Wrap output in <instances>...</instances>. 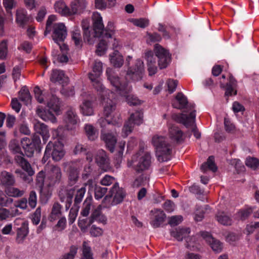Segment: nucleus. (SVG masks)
<instances>
[{
  "label": "nucleus",
  "instance_id": "19",
  "mask_svg": "<svg viewBox=\"0 0 259 259\" xmlns=\"http://www.w3.org/2000/svg\"><path fill=\"white\" fill-rule=\"evenodd\" d=\"M220 82L221 87L226 89L225 94L226 96L236 95L237 81L232 75L229 74L227 79L226 76L223 75Z\"/></svg>",
  "mask_w": 259,
  "mask_h": 259
},
{
  "label": "nucleus",
  "instance_id": "40",
  "mask_svg": "<svg viewBox=\"0 0 259 259\" xmlns=\"http://www.w3.org/2000/svg\"><path fill=\"white\" fill-rule=\"evenodd\" d=\"M84 131L88 139L91 141H94L98 137L97 130L91 124H86L84 125Z\"/></svg>",
  "mask_w": 259,
  "mask_h": 259
},
{
  "label": "nucleus",
  "instance_id": "10",
  "mask_svg": "<svg viewBox=\"0 0 259 259\" xmlns=\"http://www.w3.org/2000/svg\"><path fill=\"white\" fill-rule=\"evenodd\" d=\"M110 195H107L103 200L105 206L109 207L110 205H115L120 203L125 196V193L117 184H115L110 191Z\"/></svg>",
  "mask_w": 259,
  "mask_h": 259
},
{
  "label": "nucleus",
  "instance_id": "22",
  "mask_svg": "<svg viewBox=\"0 0 259 259\" xmlns=\"http://www.w3.org/2000/svg\"><path fill=\"white\" fill-rule=\"evenodd\" d=\"M49 183L46 185L49 187L53 186L56 183H59L62 177V172L59 167L52 165L50 171L47 173Z\"/></svg>",
  "mask_w": 259,
  "mask_h": 259
},
{
  "label": "nucleus",
  "instance_id": "9",
  "mask_svg": "<svg viewBox=\"0 0 259 259\" xmlns=\"http://www.w3.org/2000/svg\"><path fill=\"white\" fill-rule=\"evenodd\" d=\"M172 106L177 109H185L183 113L180 114H176L173 116L174 118L178 122L179 116L186 114L189 116L191 108L195 110L194 106L193 104H189L186 97L182 93H179L176 95L175 99L172 101Z\"/></svg>",
  "mask_w": 259,
  "mask_h": 259
},
{
  "label": "nucleus",
  "instance_id": "53",
  "mask_svg": "<svg viewBox=\"0 0 259 259\" xmlns=\"http://www.w3.org/2000/svg\"><path fill=\"white\" fill-rule=\"evenodd\" d=\"M104 38L103 37V39L100 40L97 46L96 53L99 56L103 55L107 49V42Z\"/></svg>",
  "mask_w": 259,
  "mask_h": 259
},
{
  "label": "nucleus",
  "instance_id": "33",
  "mask_svg": "<svg viewBox=\"0 0 259 259\" xmlns=\"http://www.w3.org/2000/svg\"><path fill=\"white\" fill-rule=\"evenodd\" d=\"M29 17L27 15L26 11L23 9H19L16 12V22L22 28L25 27L29 21Z\"/></svg>",
  "mask_w": 259,
  "mask_h": 259
},
{
  "label": "nucleus",
  "instance_id": "60",
  "mask_svg": "<svg viewBox=\"0 0 259 259\" xmlns=\"http://www.w3.org/2000/svg\"><path fill=\"white\" fill-rule=\"evenodd\" d=\"M107 189L104 187L96 186L95 189V197L96 199L101 198L106 193Z\"/></svg>",
  "mask_w": 259,
  "mask_h": 259
},
{
  "label": "nucleus",
  "instance_id": "16",
  "mask_svg": "<svg viewBox=\"0 0 259 259\" xmlns=\"http://www.w3.org/2000/svg\"><path fill=\"white\" fill-rule=\"evenodd\" d=\"M154 52L158 58V64L160 69L166 68L171 61L170 55L168 51L159 45L156 44L154 47Z\"/></svg>",
  "mask_w": 259,
  "mask_h": 259
},
{
  "label": "nucleus",
  "instance_id": "13",
  "mask_svg": "<svg viewBox=\"0 0 259 259\" xmlns=\"http://www.w3.org/2000/svg\"><path fill=\"white\" fill-rule=\"evenodd\" d=\"M102 73V63L99 60H96L93 66L92 72L89 74V77L97 91L104 89L100 78Z\"/></svg>",
  "mask_w": 259,
  "mask_h": 259
},
{
  "label": "nucleus",
  "instance_id": "15",
  "mask_svg": "<svg viewBox=\"0 0 259 259\" xmlns=\"http://www.w3.org/2000/svg\"><path fill=\"white\" fill-rule=\"evenodd\" d=\"M144 71L143 62L140 59H137L133 66L128 67L126 77L134 81H137L142 78Z\"/></svg>",
  "mask_w": 259,
  "mask_h": 259
},
{
  "label": "nucleus",
  "instance_id": "41",
  "mask_svg": "<svg viewBox=\"0 0 259 259\" xmlns=\"http://www.w3.org/2000/svg\"><path fill=\"white\" fill-rule=\"evenodd\" d=\"M208 169L213 172H215L217 170V167L214 163V158L213 156L209 157L207 162L204 163L201 166V170L204 172Z\"/></svg>",
  "mask_w": 259,
  "mask_h": 259
},
{
  "label": "nucleus",
  "instance_id": "36",
  "mask_svg": "<svg viewBox=\"0 0 259 259\" xmlns=\"http://www.w3.org/2000/svg\"><path fill=\"white\" fill-rule=\"evenodd\" d=\"M190 233V231L189 228H177L172 230L170 232V234L171 236L174 237L177 240L181 241L183 238L186 237V236H188Z\"/></svg>",
  "mask_w": 259,
  "mask_h": 259
},
{
  "label": "nucleus",
  "instance_id": "37",
  "mask_svg": "<svg viewBox=\"0 0 259 259\" xmlns=\"http://www.w3.org/2000/svg\"><path fill=\"white\" fill-rule=\"evenodd\" d=\"M3 3L7 12L6 21L12 22L13 18L12 10L16 5L15 0H3Z\"/></svg>",
  "mask_w": 259,
  "mask_h": 259
},
{
  "label": "nucleus",
  "instance_id": "2",
  "mask_svg": "<svg viewBox=\"0 0 259 259\" xmlns=\"http://www.w3.org/2000/svg\"><path fill=\"white\" fill-rule=\"evenodd\" d=\"M106 73L108 79L111 84L115 87L117 93L125 97L128 104L136 105L141 103L140 100L131 94V86L129 85L127 83H121L119 78L114 74L111 68H107Z\"/></svg>",
  "mask_w": 259,
  "mask_h": 259
},
{
  "label": "nucleus",
  "instance_id": "52",
  "mask_svg": "<svg viewBox=\"0 0 259 259\" xmlns=\"http://www.w3.org/2000/svg\"><path fill=\"white\" fill-rule=\"evenodd\" d=\"M77 247L76 246H71L69 252L62 255L60 259H73L77 251Z\"/></svg>",
  "mask_w": 259,
  "mask_h": 259
},
{
  "label": "nucleus",
  "instance_id": "34",
  "mask_svg": "<svg viewBox=\"0 0 259 259\" xmlns=\"http://www.w3.org/2000/svg\"><path fill=\"white\" fill-rule=\"evenodd\" d=\"M55 11L63 16L69 17V7L63 0L57 1L54 5Z\"/></svg>",
  "mask_w": 259,
  "mask_h": 259
},
{
  "label": "nucleus",
  "instance_id": "62",
  "mask_svg": "<svg viewBox=\"0 0 259 259\" xmlns=\"http://www.w3.org/2000/svg\"><path fill=\"white\" fill-rule=\"evenodd\" d=\"M167 86V90L169 93H173L178 85V81L172 79H169L166 81V83Z\"/></svg>",
  "mask_w": 259,
  "mask_h": 259
},
{
  "label": "nucleus",
  "instance_id": "28",
  "mask_svg": "<svg viewBox=\"0 0 259 259\" xmlns=\"http://www.w3.org/2000/svg\"><path fill=\"white\" fill-rule=\"evenodd\" d=\"M96 162L99 167L104 170H107L110 168L109 160L107 157L106 152L103 150H99L95 158Z\"/></svg>",
  "mask_w": 259,
  "mask_h": 259
},
{
  "label": "nucleus",
  "instance_id": "31",
  "mask_svg": "<svg viewBox=\"0 0 259 259\" xmlns=\"http://www.w3.org/2000/svg\"><path fill=\"white\" fill-rule=\"evenodd\" d=\"M50 79L52 82H58L60 84H62L63 86L68 81V78L65 75L64 71L57 69L52 71Z\"/></svg>",
  "mask_w": 259,
  "mask_h": 259
},
{
  "label": "nucleus",
  "instance_id": "39",
  "mask_svg": "<svg viewBox=\"0 0 259 259\" xmlns=\"http://www.w3.org/2000/svg\"><path fill=\"white\" fill-rule=\"evenodd\" d=\"M0 181L2 184L5 186H12L15 183L14 176L6 171H3L1 172Z\"/></svg>",
  "mask_w": 259,
  "mask_h": 259
},
{
  "label": "nucleus",
  "instance_id": "58",
  "mask_svg": "<svg viewBox=\"0 0 259 259\" xmlns=\"http://www.w3.org/2000/svg\"><path fill=\"white\" fill-rule=\"evenodd\" d=\"M8 47L6 40H3L0 43V58L5 59L7 55Z\"/></svg>",
  "mask_w": 259,
  "mask_h": 259
},
{
  "label": "nucleus",
  "instance_id": "64",
  "mask_svg": "<svg viewBox=\"0 0 259 259\" xmlns=\"http://www.w3.org/2000/svg\"><path fill=\"white\" fill-rule=\"evenodd\" d=\"M37 202V197L36 193L32 191L29 194V197L28 198V204L29 206L33 208L35 207Z\"/></svg>",
  "mask_w": 259,
  "mask_h": 259
},
{
  "label": "nucleus",
  "instance_id": "4",
  "mask_svg": "<svg viewBox=\"0 0 259 259\" xmlns=\"http://www.w3.org/2000/svg\"><path fill=\"white\" fill-rule=\"evenodd\" d=\"M62 128V126H59L58 129L53 131V137L57 139L54 142H50L46 147V153L51 154L53 160L57 161L60 160L65 155L63 145L60 141L63 136Z\"/></svg>",
  "mask_w": 259,
  "mask_h": 259
},
{
  "label": "nucleus",
  "instance_id": "49",
  "mask_svg": "<svg viewBox=\"0 0 259 259\" xmlns=\"http://www.w3.org/2000/svg\"><path fill=\"white\" fill-rule=\"evenodd\" d=\"M5 192L7 195L10 197H19L22 196L24 192L15 187H7L5 190Z\"/></svg>",
  "mask_w": 259,
  "mask_h": 259
},
{
  "label": "nucleus",
  "instance_id": "54",
  "mask_svg": "<svg viewBox=\"0 0 259 259\" xmlns=\"http://www.w3.org/2000/svg\"><path fill=\"white\" fill-rule=\"evenodd\" d=\"M82 254L81 259H93L91 248L85 242L83 244Z\"/></svg>",
  "mask_w": 259,
  "mask_h": 259
},
{
  "label": "nucleus",
  "instance_id": "24",
  "mask_svg": "<svg viewBox=\"0 0 259 259\" xmlns=\"http://www.w3.org/2000/svg\"><path fill=\"white\" fill-rule=\"evenodd\" d=\"M87 2L85 0H73L69 7V17L80 14L85 9Z\"/></svg>",
  "mask_w": 259,
  "mask_h": 259
},
{
  "label": "nucleus",
  "instance_id": "3",
  "mask_svg": "<svg viewBox=\"0 0 259 259\" xmlns=\"http://www.w3.org/2000/svg\"><path fill=\"white\" fill-rule=\"evenodd\" d=\"M93 29L90 27V21L85 19L82 21V27L84 31V40L89 44L94 42V38L98 37L103 31L102 18L98 12L93 14Z\"/></svg>",
  "mask_w": 259,
  "mask_h": 259
},
{
  "label": "nucleus",
  "instance_id": "42",
  "mask_svg": "<svg viewBox=\"0 0 259 259\" xmlns=\"http://www.w3.org/2000/svg\"><path fill=\"white\" fill-rule=\"evenodd\" d=\"M47 183H49V180L48 179V177L45 179V172L41 170L39 171L36 176V185L39 187V188L42 190L44 188L46 187L49 188L50 187L46 185Z\"/></svg>",
  "mask_w": 259,
  "mask_h": 259
},
{
  "label": "nucleus",
  "instance_id": "29",
  "mask_svg": "<svg viewBox=\"0 0 259 259\" xmlns=\"http://www.w3.org/2000/svg\"><path fill=\"white\" fill-rule=\"evenodd\" d=\"M101 139L105 143L108 149L111 152H114L115 145L117 141L116 137L112 134L103 133V132L102 131Z\"/></svg>",
  "mask_w": 259,
  "mask_h": 259
},
{
  "label": "nucleus",
  "instance_id": "23",
  "mask_svg": "<svg viewBox=\"0 0 259 259\" xmlns=\"http://www.w3.org/2000/svg\"><path fill=\"white\" fill-rule=\"evenodd\" d=\"M150 224L153 228L160 227L165 221L166 218L164 212L159 209H154L151 211Z\"/></svg>",
  "mask_w": 259,
  "mask_h": 259
},
{
  "label": "nucleus",
  "instance_id": "7",
  "mask_svg": "<svg viewBox=\"0 0 259 259\" xmlns=\"http://www.w3.org/2000/svg\"><path fill=\"white\" fill-rule=\"evenodd\" d=\"M34 93L35 97L38 102L40 103H47L49 109L54 111L56 115L60 114L61 112V103L59 99L56 96L53 94L46 95V94L42 93L38 87L34 88Z\"/></svg>",
  "mask_w": 259,
  "mask_h": 259
},
{
  "label": "nucleus",
  "instance_id": "59",
  "mask_svg": "<svg viewBox=\"0 0 259 259\" xmlns=\"http://www.w3.org/2000/svg\"><path fill=\"white\" fill-rule=\"evenodd\" d=\"M91 206V200L90 199H86L83 204L82 209L81 211V215L84 217H87L89 214Z\"/></svg>",
  "mask_w": 259,
  "mask_h": 259
},
{
  "label": "nucleus",
  "instance_id": "50",
  "mask_svg": "<svg viewBox=\"0 0 259 259\" xmlns=\"http://www.w3.org/2000/svg\"><path fill=\"white\" fill-rule=\"evenodd\" d=\"M19 98L26 105L30 103L31 98L27 88H23L20 91Z\"/></svg>",
  "mask_w": 259,
  "mask_h": 259
},
{
  "label": "nucleus",
  "instance_id": "44",
  "mask_svg": "<svg viewBox=\"0 0 259 259\" xmlns=\"http://www.w3.org/2000/svg\"><path fill=\"white\" fill-rule=\"evenodd\" d=\"M253 209L251 207H246L240 209L235 215V219L244 220L247 219L252 212Z\"/></svg>",
  "mask_w": 259,
  "mask_h": 259
},
{
  "label": "nucleus",
  "instance_id": "6",
  "mask_svg": "<svg viewBox=\"0 0 259 259\" xmlns=\"http://www.w3.org/2000/svg\"><path fill=\"white\" fill-rule=\"evenodd\" d=\"M150 164V155L143 150H140L137 153L134 155L131 161L128 162V166L132 167L138 172L148 170Z\"/></svg>",
  "mask_w": 259,
  "mask_h": 259
},
{
  "label": "nucleus",
  "instance_id": "25",
  "mask_svg": "<svg viewBox=\"0 0 259 259\" xmlns=\"http://www.w3.org/2000/svg\"><path fill=\"white\" fill-rule=\"evenodd\" d=\"M85 191L86 189L85 187H82L80 188L75 187L73 189L69 190L67 192V196L66 198V201L70 205L71 203L73 195L76 192L75 202L76 203H80L84 196Z\"/></svg>",
  "mask_w": 259,
  "mask_h": 259
},
{
  "label": "nucleus",
  "instance_id": "48",
  "mask_svg": "<svg viewBox=\"0 0 259 259\" xmlns=\"http://www.w3.org/2000/svg\"><path fill=\"white\" fill-rule=\"evenodd\" d=\"M61 205L59 203H55L54 204L50 215L51 221H53L60 217L61 214Z\"/></svg>",
  "mask_w": 259,
  "mask_h": 259
},
{
  "label": "nucleus",
  "instance_id": "35",
  "mask_svg": "<svg viewBox=\"0 0 259 259\" xmlns=\"http://www.w3.org/2000/svg\"><path fill=\"white\" fill-rule=\"evenodd\" d=\"M109 60L111 64L115 67L119 68L123 64V56L117 50H115L109 55Z\"/></svg>",
  "mask_w": 259,
  "mask_h": 259
},
{
  "label": "nucleus",
  "instance_id": "57",
  "mask_svg": "<svg viewBox=\"0 0 259 259\" xmlns=\"http://www.w3.org/2000/svg\"><path fill=\"white\" fill-rule=\"evenodd\" d=\"M10 149L15 153H20L21 148L19 146L18 141L14 139L11 141L9 144Z\"/></svg>",
  "mask_w": 259,
  "mask_h": 259
},
{
  "label": "nucleus",
  "instance_id": "20",
  "mask_svg": "<svg viewBox=\"0 0 259 259\" xmlns=\"http://www.w3.org/2000/svg\"><path fill=\"white\" fill-rule=\"evenodd\" d=\"M53 40L58 44L59 42L64 41L67 36V29L63 23H54L52 26Z\"/></svg>",
  "mask_w": 259,
  "mask_h": 259
},
{
  "label": "nucleus",
  "instance_id": "8",
  "mask_svg": "<svg viewBox=\"0 0 259 259\" xmlns=\"http://www.w3.org/2000/svg\"><path fill=\"white\" fill-rule=\"evenodd\" d=\"M83 101L80 106V111L84 116H92L94 114V108L97 100L96 96L91 92H85L82 94Z\"/></svg>",
  "mask_w": 259,
  "mask_h": 259
},
{
  "label": "nucleus",
  "instance_id": "56",
  "mask_svg": "<svg viewBox=\"0 0 259 259\" xmlns=\"http://www.w3.org/2000/svg\"><path fill=\"white\" fill-rule=\"evenodd\" d=\"M13 202L12 198H8L3 191H0V205L8 206L9 204Z\"/></svg>",
  "mask_w": 259,
  "mask_h": 259
},
{
  "label": "nucleus",
  "instance_id": "55",
  "mask_svg": "<svg viewBox=\"0 0 259 259\" xmlns=\"http://www.w3.org/2000/svg\"><path fill=\"white\" fill-rule=\"evenodd\" d=\"M245 164L248 167L255 169L259 165V160L255 158L248 157L246 159Z\"/></svg>",
  "mask_w": 259,
  "mask_h": 259
},
{
  "label": "nucleus",
  "instance_id": "30",
  "mask_svg": "<svg viewBox=\"0 0 259 259\" xmlns=\"http://www.w3.org/2000/svg\"><path fill=\"white\" fill-rule=\"evenodd\" d=\"M145 59L147 61L148 70L149 75L155 74L157 72V67L155 65V58L154 57L153 53L151 51L145 53Z\"/></svg>",
  "mask_w": 259,
  "mask_h": 259
},
{
  "label": "nucleus",
  "instance_id": "11",
  "mask_svg": "<svg viewBox=\"0 0 259 259\" xmlns=\"http://www.w3.org/2000/svg\"><path fill=\"white\" fill-rule=\"evenodd\" d=\"M15 160L17 163L28 173V176H27L25 173L18 169L16 170V173L19 174L20 178L24 181L30 183L32 181L31 176L34 174V171L31 168L30 164L24 158L21 153H20V155L15 156Z\"/></svg>",
  "mask_w": 259,
  "mask_h": 259
},
{
  "label": "nucleus",
  "instance_id": "1",
  "mask_svg": "<svg viewBox=\"0 0 259 259\" xmlns=\"http://www.w3.org/2000/svg\"><path fill=\"white\" fill-rule=\"evenodd\" d=\"M101 95V102L103 106V114L107 118L106 121L108 123L115 125L121 122L119 118V114L116 107V100L114 97L113 92H109V91L104 90H99Z\"/></svg>",
  "mask_w": 259,
  "mask_h": 259
},
{
  "label": "nucleus",
  "instance_id": "18",
  "mask_svg": "<svg viewBox=\"0 0 259 259\" xmlns=\"http://www.w3.org/2000/svg\"><path fill=\"white\" fill-rule=\"evenodd\" d=\"M21 143L26 155L28 157H31L40 143V140L37 136H34L32 140L25 137L22 139Z\"/></svg>",
  "mask_w": 259,
  "mask_h": 259
},
{
  "label": "nucleus",
  "instance_id": "63",
  "mask_svg": "<svg viewBox=\"0 0 259 259\" xmlns=\"http://www.w3.org/2000/svg\"><path fill=\"white\" fill-rule=\"evenodd\" d=\"M133 24L138 27L145 28L149 24V21L146 19H136L133 20Z\"/></svg>",
  "mask_w": 259,
  "mask_h": 259
},
{
  "label": "nucleus",
  "instance_id": "38",
  "mask_svg": "<svg viewBox=\"0 0 259 259\" xmlns=\"http://www.w3.org/2000/svg\"><path fill=\"white\" fill-rule=\"evenodd\" d=\"M36 132L41 135L43 140L46 141L49 137V133L48 126L43 123L37 122L34 125Z\"/></svg>",
  "mask_w": 259,
  "mask_h": 259
},
{
  "label": "nucleus",
  "instance_id": "12",
  "mask_svg": "<svg viewBox=\"0 0 259 259\" xmlns=\"http://www.w3.org/2000/svg\"><path fill=\"white\" fill-rule=\"evenodd\" d=\"M142 122L143 113L141 111H138L132 114L122 128V137L126 138L132 132L135 125H139Z\"/></svg>",
  "mask_w": 259,
  "mask_h": 259
},
{
  "label": "nucleus",
  "instance_id": "47",
  "mask_svg": "<svg viewBox=\"0 0 259 259\" xmlns=\"http://www.w3.org/2000/svg\"><path fill=\"white\" fill-rule=\"evenodd\" d=\"M72 39L76 46L80 47L82 46V37L80 31L77 27H75L72 32Z\"/></svg>",
  "mask_w": 259,
  "mask_h": 259
},
{
  "label": "nucleus",
  "instance_id": "43",
  "mask_svg": "<svg viewBox=\"0 0 259 259\" xmlns=\"http://www.w3.org/2000/svg\"><path fill=\"white\" fill-rule=\"evenodd\" d=\"M114 33V26L112 22H109L105 29L103 28V31L98 36H102L103 38H111Z\"/></svg>",
  "mask_w": 259,
  "mask_h": 259
},
{
  "label": "nucleus",
  "instance_id": "17",
  "mask_svg": "<svg viewBox=\"0 0 259 259\" xmlns=\"http://www.w3.org/2000/svg\"><path fill=\"white\" fill-rule=\"evenodd\" d=\"M63 121L67 130H73L77 127L79 119L74 109L68 108L64 116Z\"/></svg>",
  "mask_w": 259,
  "mask_h": 259
},
{
  "label": "nucleus",
  "instance_id": "45",
  "mask_svg": "<svg viewBox=\"0 0 259 259\" xmlns=\"http://www.w3.org/2000/svg\"><path fill=\"white\" fill-rule=\"evenodd\" d=\"M217 221L223 225H231L232 220L226 215L224 211H218L216 214Z\"/></svg>",
  "mask_w": 259,
  "mask_h": 259
},
{
  "label": "nucleus",
  "instance_id": "27",
  "mask_svg": "<svg viewBox=\"0 0 259 259\" xmlns=\"http://www.w3.org/2000/svg\"><path fill=\"white\" fill-rule=\"evenodd\" d=\"M168 135L173 142L180 143L184 140L183 132L176 124H172L169 126Z\"/></svg>",
  "mask_w": 259,
  "mask_h": 259
},
{
  "label": "nucleus",
  "instance_id": "5",
  "mask_svg": "<svg viewBox=\"0 0 259 259\" xmlns=\"http://www.w3.org/2000/svg\"><path fill=\"white\" fill-rule=\"evenodd\" d=\"M152 143L156 148L159 161H166L170 159L172 146L165 137L158 135H154L152 138Z\"/></svg>",
  "mask_w": 259,
  "mask_h": 259
},
{
  "label": "nucleus",
  "instance_id": "26",
  "mask_svg": "<svg viewBox=\"0 0 259 259\" xmlns=\"http://www.w3.org/2000/svg\"><path fill=\"white\" fill-rule=\"evenodd\" d=\"M202 238L211 246L212 249L215 252L218 253L222 251L223 246L219 240L214 239L211 234L207 232H202L201 233Z\"/></svg>",
  "mask_w": 259,
  "mask_h": 259
},
{
  "label": "nucleus",
  "instance_id": "32",
  "mask_svg": "<svg viewBox=\"0 0 259 259\" xmlns=\"http://www.w3.org/2000/svg\"><path fill=\"white\" fill-rule=\"evenodd\" d=\"M36 113L39 117L45 121H50L53 123L57 122V119L54 115L49 110L44 109L41 106H39L37 108Z\"/></svg>",
  "mask_w": 259,
  "mask_h": 259
},
{
  "label": "nucleus",
  "instance_id": "46",
  "mask_svg": "<svg viewBox=\"0 0 259 259\" xmlns=\"http://www.w3.org/2000/svg\"><path fill=\"white\" fill-rule=\"evenodd\" d=\"M28 233V227H17L16 241L18 243H22Z\"/></svg>",
  "mask_w": 259,
  "mask_h": 259
},
{
  "label": "nucleus",
  "instance_id": "21",
  "mask_svg": "<svg viewBox=\"0 0 259 259\" xmlns=\"http://www.w3.org/2000/svg\"><path fill=\"white\" fill-rule=\"evenodd\" d=\"M69 168L68 179L71 184H74L78 180L79 172L82 167L81 161L71 162L67 164Z\"/></svg>",
  "mask_w": 259,
  "mask_h": 259
},
{
  "label": "nucleus",
  "instance_id": "61",
  "mask_svg": "<svg viewBox=\"0 0 259 259\" xmlns=\"http://www.w3.org/2000/svg\"><path fill=\"white\" fill-rule=\"evenodd\" d=\"M59 48L62 51V54L58 56V59L59 61L61 63L67 62L68 60V58L65 54L64 51H67V46L65 45H63L62 46L59 45Z\"/></svg>",
  "mask_w": 259,
  "mask_h": 259
},
{
  "label": "nucleus",
  "instance_id": "51",
  "mask_svg": "<svg viewBox=\"0 0 259 259\" xmlns=\"http://www.w3.org/2000/svg\"><path fill=\"white\" fill-rule=\"evenodd\" d=\"M149 180V175L147 174H143L135 180L133 183V186L138 188L140 186H145L148 183Z\"/></svg>",
  "mask_w": 259,
  "mask_h": 259
},
{
  "label": "nucleus",
  "instance_id": "14",
  "mask_svg": "<svg viewBox=\"0 0 259 259\" xmlns=\"http://www.w3.org/2000/svg\"><path fill=\"white\" fill-rule=\"evenodd\" d=\"M178 122L183 123L186 127L190 128L194 134V136L198 139L200 137V133L197 131L195 124L196 110L191 108L189 116L186 114H183L179 116Z\"/></svg>",
  "mask_w": 259,
  "mask_h": 259
}]
</instances>
